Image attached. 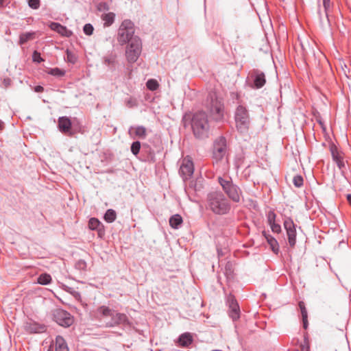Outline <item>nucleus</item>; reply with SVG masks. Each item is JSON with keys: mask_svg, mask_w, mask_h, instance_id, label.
I'll list each match as a JSON object with an SVG mask.
<instances>
[{"mask_svg": "<svg viewBox=\"0 0 351 351\" xmlns=\"http://www.w3.org/2000/svg\"><path fill=\"white\" fill-rule=\"evenodd\" d=\"M91 316L102 323L107 328H113L120 325L126 326L129 324L127 315L110 308L107 306H100L90 313Z\"/></svg>", "mask_w": 351, "mask_h": 351, "instance_id": "nucleus-1", "label": "nucleus"}, {"mask_svg": "<svg viewBox=\"0 0 351 351\" xmlns=\"http://www.w3.org/2000/svg\"><path fill=\"white\" fill-rule=\"evenodd\" d=\"M206 206L214 214L223 215L229 213L231 204L225 195L218 191H212L207 195Z\"/></svg>", "mask_w": 351, "mask_h": 351, "instance_id": "nucleus-2", "label": "nucleus"}, {"mask_svg": "<svg viewBox=\"0 0 351 351\" xmlns=\"http://www.w3.org/2000/svg\"><path fill=\"white\" fill-rule=\"evenodd\" d=\"M208 116L204 111H198L193 114L191 119V128L195 137L203 138L208 136L209 130Z\"/></svg>", "mask_w": 351, "mask_h": 351, "instance_id": "nucleus-3", "label": "nucleus"}, {"mask_svg": "<svg viewBox=\"0 0 351 351\" xmlns=\"http://www.w3.org/2000/svg\"><path fill=\"white\" fill-rule=\"evenodd\" d=\"M207 109L212 119L216 122L222 121L224 119V105L221 99H219L215 93L209 94L207 98Z\"/></svg>", "mask_w": 351, "mask_h": 351, "instance_id": "nucleus-4", "label": "nucleus"}, {"mask_svg": "<svg viewBox=\"0 0 351 351\" xmlns=\"http://www.w3.org/2000/svg\"><path fill=\"white\" fill-rule=\"evenodd\" d=\"M218 182L228 198L236 203L240 202L242 191L237 185L232 182L230 178H223L219 177Z\"/></svg>", "mask_w": 351, "mask_h": 351, "instance_id": "nucleus-5", "label": "nucleus"}, {"mask_svg": "<svg viewBox=\"0 0 351 351\" xmlns=\"http://www.w3.org/2000/svg\"><path fill=\"white\" fill-rule=\"evenodd\" d=\"M234 119L237 130L241 133L247 132L250 125V119L248 110L245 106L242 105L237 106L234 112Z\"/></svg>", "mask_w": 351, "mask_h": 351, "instance_id": "nucleus-6", "label": "nucleus"}, {"mask_svg": "<svg viewBox=\"0 0 351 351\" xmlns=\"http://www.w3.org/2000/svg\"><path fill=\"white\" fill-rule=\"evenodd\" d=\"M134 34V25L132 21L125 19L121 23L117 33V41L121 45L131 43Z\"/></svg>", "mask_w": 351, "mask_h": 351, "instance_id": "nucleus-7", "label": "nucleus"}, {"mask_svg": "<svg viewBox=\"0 0 351 351\" xmlns=\"http://www.w3.org/2000/svg\"><path fill=\"white\" fill-rule=\"evenodd\" d=\"M142 43L139 37L135 36L131 40L125 51L127 60L130 63L136 62L141 53Z\"/></svg>", "mask_w": 351, "mask_h": 351, "instance_id": "nucleus-8", "label": "nucleus"}, {"mask_svg": "<svg viewBox=\"0 0 351 351\" xmlns=\"http://www.w3.org/2000/svg\"><path fill=\"white\" fill-rule=\"evenodd\" d=\"M247 82L252 88H261L266 83L265 75L262 71L253 69L248 73Z\"/></svg>", "mask_w": 351, "mask_h": 351, "instance_id": "nucleus-9", "label": "nucleus"}, {"mask_svg": "<svg viewBox=\"0 0 351 351\" xmlns=\"http://www.w3.org/2000/svg\"><path fill=\"white\" fill-rule=\"evenodd\" d=\"M53 319L60 326L69 327L73 323V317L66 311L61 308L55 309L53 313Z\"/></svg>", "mask_w": 351, "mask_h": 351, "instance_id": "nucleus-10", "label": "nucleus"}, {"mask_svg": "<svg viewBox=\"0 0 351 351\" xmlns=\"http://www.w3.org/2000/svg\"><path fill=\"white\" fill-rule=\"evenodd\" d=\"M227 152L226 139L223 136H220L215 140L213 145V158L217 160H221L226 155Z\"/></svg>", "mask_w": 351, "mask_h": 351, "instance_id": "nucleus-11", "label": "nucleus"}, {"mask_svg": "<svg viewBox=\"0 0 351 351\" xmlns=\"http://www.w3.org/2000/svg\"><path fill=\"white\" fill-rule=\"evenodd\" d=\"M284 227L287 232L289 245L294 247L296 243L295 225L291 218H287L284 221Z\"/></svg>", "mask_w": 351, "mask_h": 351, "instance_id": "nucleus-12", "label": "nucleus"}, {"mask_svg": "<svg viewBox=\"0 0 351 351\" xmlns=\"http://www.w3.org/2000/svg\"><path fill=\"white\" fill-rule=\"evenodd\" d=\"M227 303L229 306V315L232 320H237L240 317V308L232 295H229L227 298Z\"/></svg>", "mask_w": 351, "mask_h": 351, "instance_id": "nucleus-13", "label": "nucleus"}, {"mask_svg": "<svg viewBox=\"0 0 351 351\" xmlns=\"http://www.w3.org/2000/svg\"><path fill=\"white\" fill-rule=\"evenodd\" d=\"M24 329L29 333H42L46 331L47 326L32 319H29L25 323Z\"/></svg>", "mask_w": 351, "mask_h": 351, "instance_id": "nucleus-14", "label": "nucleus"}, {"mask_svg": "<svg viewBox=\"0 0 351 351\" xmlns=\"http://www.w3.org/2000/svg\"><path fill=\"white\" fill-rule=\"evenodd\" d=\"M193 163L190 160L184 159L180 168V173L184 180L189 178L193 173Z\"/></svg>", "mask_w": 351, "mask_h": 351, "instance_id": "nucleus-15", "label": "nucleus"}, {"mask_svg": "<svg viewBox=\"0 0 351 351\" xmlns=\"http://www.w3.org/2000/svg\"><path fill=\"white\" fill-rule=\"evenodd\" d=\"M71 121L67 117H61L58 119V129L64 134L69 136L73 134L71 132Z\"/></svg>", "mask_w": 351, "mask_h": 351, "instance_id": "nucleus-16", "label": "nucleus"}, {"mask_svg": "<svg viewBox=\"0 0 351 351\" xmlns=\"http://www.w3.org/2000/svg\"><path fill=\"white\" fill-rule=\"evenodd\" d=\"M88 227L90 230H97L99 237H102L104 234V226L97 218L92 217L89 219Z\"/></svg>", "mask_w": 351, "mask_h": 351, "instance_id": "nucleus-17", "label": "nucleus"}, {"mask_svg": "<svg viewBox=\"0 0 351 351\" xmlns=\"http://www.w3.org/2000/svg\"><path fill=\"white\" fill-rule=\"evenodd\" d=\"M49 27L51 29L58 32L63 36L70 37L73 34L71 30L58 23L51 22L49 25Z\"/></svg>", "mask_w": 351, "mask_h": 351, "instance_id": "nucleus-18", "label": "nucleus"}, {"mask_svg": "<svg viewBox=\"0 0 351 351\" xmlns=\"http://www.w3.org/2000/svg\"><path fill=\"white\" fill-rule=\"evenodd\" d=\"M263 234L265 237V239L267 240V242L270 246V248L272 250V252L274 254H278L279 252V244L277 240L271 234L267 233L265 231L263 232Z\"/></svg>", "mask_w": 351, "mask_h": 351, "instance_id": "nucleus-19", "label": "nucleus"}, {"mask_svg": "<svg viewBox=\"0 0 351 351\" xmlns=\"http://www.w3.org/2000/svg\"><path fill=\"white\" fill-rule=\"evenodd\" d=\"M133 133L136 137L145 139L147 136V129L143 125L131 126L129 129V134Z\"/></svg>", "mask_w": 351, "mask_h": 351, "instance_id": "nucleus-20", "label": "nucleus"}, {"mask_svg": "<svg viewBox=\"0 0 351 351\" xmlns=\"http://www.w3.org/2000/svg\"><path fill=\"white\" fill-rule=\"evenodd\" d=\"M193 337L189 332L182 334L178 339V343L180 346L186 348L193 343Z\"/></svg>", "mask_w": 351, "mask_h": 351, "instance_id": "nucleus-21", "label": "nucleus"}, {"mask_svg": "<svg viewBox=\"0 0 351 351\" xmlns=\"http://www.w3.org/2000/svg\"><path fill=\"white\" fill-rule=\"evenodd\" d=\"M182 217L179 214L172 215L169 219V225L173 229H178L182 223Z\"/></svg>", "mask_w": 351, "mask_h": 351, "instance_id": "nucleus-22", "label": "nucleus"}, {"mask_svg": "<svg viewBox=\"0 0 351 351\" xmlns=\"http://www.w3.org/2000/svg\"><path fill=\"white\" fill-rule=\"evenodd\" d=\"M56 351H69L65 340L59 335L56 338Z\"/></svg>", "mask_w": 351, "mask_h": 351, "instance_id": "nucleus-23", "label": "nucleus"}, {"mask_svg": "<svg viewBox=\"0 0 351 351\" xmlns=\"http://www.w3.org/2000/svg\"><path fill=\"white\" fill-rule=\"evenodd\" d=\"M102 21L104 22L105 27L110 26L114 21L115 14L113 12H108L103 14L101 16Z\"/></svg>", "mask_w": 351, "mask_h": 351, "instance_id": "nucleus-24", "label": "nucleus"}, {"mask_svg": "<svg viewBox=\"0 0 351 351\" xmlns=\"http://www.w3.org/2000/svg\"><path fill=\"white\" fill-rule=\"evenodd\" d=\"M52 281L51 276L47 273L41 274L37 278V283L42 285H49Z\"/></svg>", "mask_w": 351, "mask_h": 351, "instance_id": "nucleus-25", "label": "nucleus"}, {"mask_svg": "<svg viewBox=\"0 0 351 351\" xmlns=\"http://www.w3.org/2000/svg\"><path fill=\"white\" fill-rule=\"evenodd\" d=\"M104 220L108 223H112L115 221L117 218V213L113 209H108L104 215Z\"/></svg>", "mask_w": 351, "mask_h": 351, "instance_id": "nucleus-26", "label": "nucleus"}, {"mask_svg": "<svg viewBox=\"0 0 351 351\" xmlns=\"http://www.w3.org/2000/svg\"><path fill=\"white\" fill-rule=\"evenodd\" d=\"M34 32H25L23 33L19 36V44L21 45H24L28 40L34 38Z\"/></svg>", "mask_w": 351, "mask_h": 351, "instance_id": "nucleus-27", "label": "nucleus"}, {"mask_svg": "<svg viewBox=\"0 0 351 351\" xmlns=\"http://www.w3.org/2000/svg\"><path fill=\"white\" fill-rule=\"evenodd\" d=\"M330 151L332 155V160L335 162L343 158L335 144L332 143L330 145Z\"/></svg>", "mask_w": 351, "mask_h": 351, "instance_id": "nucleus-28", "label": "nucleus"}, {"mask_svg": "<svg viewBox=\"0 0 351 351\" xmlns=\"http://www.w3.org/2000/svg\"><path fill=\"white\" fill-rule=\"evenodd\" d=\"M47 73L55 77H60L65 75V71L56 67L50 69Z\"/></svg>", "mask_w": 351, "mask_h": 351, "instance_id": "nucleus-29", "label": "nucleus"}, {"mask_svg": "<svg viewBox=\"0 0 351 351\" xmlns=\"http://www.w3.org/2000/svg\"><path fill=\"white\" fill-rule=\"evenodd\" d=\"M202 189V184L198 183L197 181H191L189 184L187 191L193 190L195 192L199 191Z\"/></svg>", "mask_w": 351, "mask_h": 351, "instance_id": "nucleus-30", "label": "nucleus"}, {"mask_svg": "<svg viewBox=\"0 0 351 351\" xmlns=\"http://www.w3.org/2000/svg\"><path fill=\"white\" fill-rule=\"evenodd\" d=\"M146 86L149 90L153 91V90H156V89H158L159 84L156 80L150 79V80H147V82L146 83Z\"/></svg>", "mask_w": 351, "mask_h": 351, "instance_id": "nucleus-31", "label": "nucleus"}, {"mask_svg": "<svg viewBox=\"0 0 351 351\" xmlns=\"http://www.w3.org/2000/svg\"><path fill=\"white\" fill-rule=\"evenodd\" d=\"M116 56L114 55L110 54L106 56L104 58V64L107 66H113L115 63Z\"/></svg>", "mask_w": 351, "mask_h": 351, "instance_id": "nucleus-32", "label": "nucleus"}, {"mask_svg": "<svg viewBox=\"0 0 351 351\" xmlns=\"http://www.w3.org/2000/svg\"><path fill=\"white\" fill-rule=\"evenodd\" d=\"M293 184L297 188H300L303 186L304 179L302 176L296 175L293 178Z\"/></svg>", "mask_w": 351, "mask_h": 351, "instance_id": "nucleus-33", "label": "nucleus"}, {"mask_svg": "<svg viewBox=\"0 0 351 351\" xmlns=\"http://www.w3.org/2000/svg\"><path fill=\"white\" fill-rule=\"evenodd\" d=\"M86 267H87V265H86V261L84 260H82V259L78 260L75 264V269H77L80 271H86Z\"/></svg>", "mask_w": 351, "mask_h": 351, "instance_id": "nucleus-34", "label": "nucleus"}, {"mask_svg": "<svg viewBox=\"0 0 351 351\" xmlns=\"http://www.w3.org/2000/svg\"><path fill=\"white\" fill-rule=\"evenodd\" d=\"M141 149V143L139 141H134L132 143L131 145V152L132 153L136 156L140 151Z\"/></svg>", "mask_w": 351, "mask_h": 351, "instance_id": "nucleus-35", "label": "nucleus"}, {"mask_svg": "<svg viewBox=\"0 0 351 351\" xmlns=\"http://www.w3.org/2000/svg\"><path fill=\"white\" fill-rule=\"evenodd\" d=\"M66 60H67V61L69 62L72 63V64L75 63L76 61H77L76 56L73 52L69 51V49L66 50Z\"/></svg>", "mask_w": 351, "mask_h": 351, "instance_id": "nucleus-36", "label": "nucleus"}, {"mask_svg": "<svg viewBox=\"0 0 351 351\" xmlns=\"http://www.w3.org/2000/svg\"><path fill=\"white\" fill-rule=\"evenodd\" d=\"M268 224L276 222V215L274 210H269L267 214Z\"/></svg>", "mask_w": 351, "mask_h": 351, "instance_id": "nucleus-37", "label": "nucleus"}, {"mask_svg": "<svg viewBox=\"0 0 351 351\" xmlns=\"http://www.w3.org/2000/svg\"><path fill=\"white\" fill-rule=\"evenodd\" d=\"M93 26L90 23H87L84 25L83 27V31L86 35L90 36L93 33Z\"/></svg>", "mask_w": 351, "mask_h": 351, "instance_id": "nucleus-38", "label": "nucleus"}, {"mask_svg": "<svg viewBox=\"0 0 351 351\" xmlns=\"http://www.w3.org/2000/svg\"><path fill=\"white\" fill-rule=\"evenodd\" d=\"M299 307H300V311H301V314H302V319H307L308 318V314H307V311L306 309L304 303L303 302H299Z\"/></svg>", "mask_w": 351, "mask_h": 351, "instance_id": "nucleus-39", "label": "nucleus"}, {"mask_svg": "<svg viewBox=\"0 0 351 351\" xmlns=\"http://www.w3.org/2000/svg\"><path fill=\"white\" fill-rule=\"evenodd\" d=\"M33 62L40 63L44 61V59L41 57L40 53L37 51H34L32 54Z\"/></svg>", "mask_w": 351, "mask_h": 351, "instance_id": "nucleus-40", "label": "nucleus"}, {"mask_svg": "<svg viewBox=\"0 0 351 351\" xmlns=\"http://www.w3.org/2000/svg\"><path fill=\"white\" fill-rule=\"evenodd\" d=\"M28 5L29 6L34 10H36L39 8L40 5V0H28Z\"/></svg>", "mask_w": 351, "mask_h": 351, "instance_id": "nucleus-41", "label": "nucleus"}, {"mask_svg": "<svg viewBox=\"0 0 351 351\" xmlns=\"http://www.w3.org/2000/svg\"><path fill=\"white\" fill-rule=\"evenodd\" d=\"M323 5L326 13V16L328 19V21H329L328 12L330 8V0H323Z\"/></svg>", "mask_w": 351, "mask_h": 351, "instance_id": "nucleus-42", "label": "nucleus"}, {"mask_svg": "<svg viewBox=\"0 0 351 351\" xmlns=\"http://www.w3.org/2000/svg\"><path fill=\"white\" fill-rule=\"evenodd\" d=\"M109 9V5L106 2H101L97 5V10L99 12L108 11Z\"/></svg>", "mask_w": 351, "mask_h": 351, "instance_id": "nucleus-43", "label": "nucleus"}, {"mask_svg": "<svg viewBox=\"0 0 351 351\" xmlns=\"http://www.w3.org/2000/svg\"><path fill=\"white\" fill-rule=\"evenodd\" d=\"M269 226H270L272 232H274V233H278V234L282 230H281V226L278 223H276V222L269 224Z\"/></svg>", "mask_w": 351, "mask_h": 351, "instance_id": "nucleus-44", "label": "nucleus"}, {"mask_svg": "<svg viewBox=\"0 0 351 351\" xmlns=\"http://www.w3.org/2000/svg\"><path fill=\"white\" fill-rule=\"evenodd\" d=\"M126 105L128 108H133L137 106V102L135 99L130 98L127 100Z\"/></svg>", "mask_w": 351, "mask_h": 351, "instance_id": "nucleus-45", "label": "nucleus"}, {"mask_svg": "<svg viewBox=\"0 0 351 351\" xmlns=\"http://www.w3.org/2000/svg\"><path fill=\"white\" fill-rule=\"evenodd\" d=\"M335 162L339 169H342L345 167V164H344L343 158L341 159H339L338 160L335 161Z\"/></svg>", "mask_w": 351, "mask_h": 351, "instance_id": "nucleus-46", "label": "nucleus"}, {"mask_svg": "<svg viewBox=\"0 0 351 351\" xmlns=\"http://www.w3.org/2000/svg\"><path fill=\"white\" fill-rule=\"evenodd\" d=\"M301 351H310L309 346L306 342L300 346Z\"/></svg>", "mask_w": 351, "mask_h": 351, "instance_id": "nucleus-47", "label": "nucleus"}, {"mask_svg": "<svg viewBox=\"0 0 351 351\" xmlns=\"http://www.w3.org/2000/svg\"><path fill=\"white\" fill-rule=\"evenodd\" d=\"M5 87H8L11 84V80L10 78H5L3 80Z\"/></svg>", "mask_w": 351, "mask_h": 351, "instance_id": "nucleus-48", "label": "nucleus"}, {"mask_svg": "<svg viewBox=\"0 0 351 351\" xmlns=\"http://www.w3.org/2000/svg\"><path fill=\"white\" fill-rule=\"evenodd\" d=\"M44 90L43 87L41 86H36L35 87V91L37 92V93H40V92H43Z\"/></svg>", "mask_w": 351, "mask_h": 351, "instance_id": "nucleus-49", "label": "nucleus"}, {"mask_svg": "<svg viewBox=\"0 0 351 351\" xmlns=\"http://www.w3.org/2000/svg\"><path fill=\"white\" fill-rule=\"evenodd\" d=\"M64 289L65 291H66L67 292H69V293H73V292H75V291L73 290V289H72V288L69 287L65 286V285H64Z\"/></svg>", "mask_w": 351, "mask_h": 351, "instance_id": "nucleus-50", "label": "nucleus"}, {"mask_svg": "<svg viewBox=\"0 0 351 351\" xmlns=\"http://www.w3.org/2000/svg\"><path fill=\"white\" fill-rule=\"evenodd\" d=\"M302 322H303V327L306 329L307 328V326H308V319H302Z\"/></svg>", "mask_w": 351, "mask_h": 351, "instance_id": "nucleus-51", "label": "nucleus"}, {"mask_svg": "<svg viewBox=\"0 0 351 351\" xmlns=\"http://www.w3.org/2000/svg\"><path fill=\"white\" fill-rule=\"evenodd\" d=\"M347 201L349 204L351 206V194L347 195Z\"/></svg>", "mask_w": 351, "mask_h": 351, "instance_id": "nucleus-52", "label": "nucleus"}, {"mask_svg": "<svg viewBox=\"0 0 351 351\" xmlns=\"http://www.w3.org/2000/svg\"><path fill=\"white\" fill-rule=\"evenodd\" d=\"M5 5V0H0V8H2Z\"/></svg>", "mask_w": 351, "mask_h": 351, "instance_id": "nucleus-53", "label": "nucleus"}, {"mask_svg": "<svg viewBox=\"0 0 351 351\" xmlns=\"http://www.w3.org/2000/svg\"><path fill=\"white\" fill-rule=\"evenodd\" d=\"M3 127H4L3 122L1 120H0V130H3Z\"/></svg>", "mask_w": 351, "mask_h": 351, "instance_id": "nucleus-54", "label": "nucleus"}, {"mask_svg": "<svg viewBox=\"0 0 351 351\" xmlns=\"http://www.w3.org/2000/svg\"><path fill=\"white\" fill-rule=\"evenodd\" d=\"M319 124L322 125V128H324V125H323V123L321 121H319Z\"/></svg>", "mask_w": 351, "mask_h": 351, "instance_id": "nucleus-55", "label": "nucleus"}]
</instances>
